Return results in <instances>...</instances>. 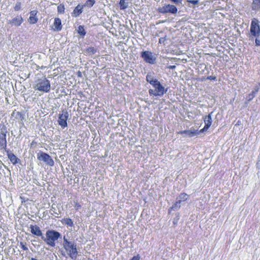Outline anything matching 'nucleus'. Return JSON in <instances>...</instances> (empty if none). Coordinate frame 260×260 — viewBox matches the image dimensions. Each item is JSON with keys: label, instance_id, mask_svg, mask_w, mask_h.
<instances>
[{"label": "nucleus", "instance_id": "obj_1", "mask_svg": "<svg viewBox=\"0 0 260 260\" xmlns=\"http://www.w3.org/2000/svg\"><path fill=\"white\" fill-rule=\"evenodd\" d=\"M62 246L65 251H61V255L64 257L67 255L71 259L75 260L78 254L77 244L74 241H69L64 236Z\"/></svg>", "mask_w": 260, "mask_h": 260}, {"label": "nucleus", "instance_id": "obj_2", "mask_svg": "<svg viewBox=\"0 0 260 260\" xmlns=\"http://www.w3.org/2000/svg\"><path fill=\"white\" fill-rule=\"evenodd\" d=\"M61 235L54 230H48L46 233V237L42 236V239L50 246H55V241L61 238Z\"/></svg>", "mask_w": 260, "mask_h": 260}, {"label": "nucleus", "instance_id": "obj_3", "mask_svg": "<svg viewBox=\"0 0 260 260\" xmlns=\"http://www.w3.org/2000/svg\"><path fill=\"white\" fill-rule=\"evenodd\" d=\"M50 81L45 77L38 79L35 81L34 88L41 92H48L50 90Z\"/></svg>", "mask_w": 260, "mask_h": 260}, {"label": "nucleus", "instance_id": "obj_4", "mask_svg": "<svg viewBox=\"0 0 260 260\" xmlns=\"http://www.w3.org/2000/svg\"><path fill=\"white\" fill-rule=\"evenodd\" d=\"M140 56L144 61L150 64H154L156 62V55L149 51L141 52Z\"/></svg>", "mask_w": 260, "mask_h": 260}, {"label": "nucleus", "instance_id": "obj_5", "mask_svg": "<svg viewBox=\"0 0 260 260\" xmlns=\"http://www.w3.org/2000/svg\"><path fill=\"white\" fill-rule=\"evenodd\" d=\"M157 11L158 13L163 14L168 13L175 14L177 13L178 10L174 5L164 4L162 6L159 7Z\"/></svg>", "mask_w": 260, "mask_h": 260}, {"label": "nucleus", "instance_id": "obj_6", "mask_svg": "<svg viewBox=\"0 0 260 260\" xmlns=\"http://www.w3.org/2000/svg\"><path fill=\"white\" fill-rule=\"evenodd\" d=\"M69 113L68 111L65 109L61 111V113H59L58 118V123L63 129L67 127V120L69 118Z\"/></svg>", "mask_w": 260, "mask_h": 260}, {"label": "nucleus", "instance_id": "obj_7", "mask_svg": "<svg viewBox=\"0 0 260 260\" xmlns=\"http://www.w3.org/2000/svg\"><path fill=\"white\" fill-rule=\"evenodd\" d=\"M37 158L44 162L47 165L49 166H54V162L51 157L47 153L43 152H40L37 154Z\"/></svg>", "mask_w": 260, "mask_h": 260}, {"label": "nucleus", "instance_id": "obj_8", "mask_svg": "<svg viewBox=\"0 0 260 260\" xmlns=\"http://www.w3.org/2000/svg\"><path fill=\"white\" fill-rule=\"evenodd\" d=\"M259 21L256 18H253L251 22L250 33L254 37H257L260 34Z\"/></svg>", "mask_w": 260, "mask_h": 260}, {"label": "nucleus", "instance_id": "obj_9", "mask_svg": "<svg viewBox=\"0 0 260 260\" xmlns=\"http://www.w3.org/2000/svg\"><path fill=\"white\" fill-rule=\"evenodd\" d=\"M152 86L154 88L156 95H158V96H162L168 91V88L166 89L159 81L156 82Z\"/></svg>", "mask_w": 260, "mask_h": 260}, {"label": "nucleus", "instance_id": "obj_10", "mask_svg": "<svg viewBox=\"0 0 260 260\" xmlns=\"http://www.w3.org/2000/svg\"><path fill=\"white\" fill-rule=\"evenodd\" d=\"M213 112L209 113L208 115L205 116L204 117V121L205 123V126L204 127L201 129L200 131V132L203 133L205 131H207L208 128L211 126L212 122V115L213 114Z\"/></svg>", "mask_w": 260, "mask_h": 260}, {"label": "nucleus", "instance_id": "obj_11", "mask_svg": "<svg viewBox=\"0 0 260 260\" xmlns=\"http://www.w3.org/2000/svg\"><path fill=\"white\" fill-rule=\"evenodd\" d=\"M24 20L21 15H17L11 20L8 21V23L10 24L12 26H19L23 23Z\"/></svg>", "mask_w": 260, "mask_h": 260}, {"label": "nucleus", "instance_id": "obj_12", "mask_svg": "<svg viewBox=\"0 0 260 260\" xmlns=\"http://www.w3.org/2000/svg\"><path fill=\"white\" fill-rule=\"evenodd\" d=\"M7 152V154L8 158L10 159V161L13 165H16L18 162L20 161V159H19L14 154H13L10 150H6L5 151Z\"/></svg>", "mask_w": 260, "mask_h": 260}, {"label": "nucleus", "instance_id": "obj_13", "mask_svg": "<svg viewBox=\"0 0 260 260\" xmlns=\"http://www.w3.org/2000/svg\"><path fill=\"white\" fill-rule=\"evenodd\" d=\"M30 232L35 235H36L37 236H41V238L42 236H44L42 234V232L41 230H40V228L37 225H30Z\"/></svg>", "mask_w": 260, "mask_h": 260}, {"label": "nucleus", "instance_id": "obj_14", "mask_svg": "<svg viewBox=\"0 0 260 260\" xmlns=\"http://www.w3.org/2000/svg\"><path fill=\"white\" fill-rule=\"evenodd\" d=\"M154 73L153 72L148 73L146 77V80L147 82L150 83L151 85L154 84L156 82L158 81L154 76Z\"/></svg>", "mask_w": 260, "mask_h": 260}, {"label": "nucleus", "instance_id": "obj_15", "mask_svg": "<svg viewBox=\"0 0 260 260\" xmlns=\"http://www.w3.org/2000/svg\"><path fill=\"white\" fill-rule=\"evenodd\" d=\"M84 6L78 5L74 9L73 12L72 13L73 17H78L83 12V9Z\"/></svg>", "mask_w": 260, "mask_h": 260}, {"label": "nucleus", "instance_id": "obj_16", "mask_svg": "<svg viewBox=\"0 0 260 260\" xmlns=\"http://www.w3.org/2000/svg\"><path fill=\"white\" fill-rule=\"evenodd\" d=\"M54 27L53 30L55 31H59L62 29V25L61 20L59 18H55L54 19V23L53 24Z\"/></svg>", "mask_w": 260, "mask_h": 260}, {"label": "nucleus", "instance_id": "obj_17", "mask_svg": "<svg viewBox=\"0 0 260 260\" xmlns=\"http://www.w3.org/2000/svg\"><path fill=\"white\" fill-rule=\"evenodd\" d=\"M179 133L181 134H185V135L189 136L190 137H193V136H194L196 135H198L201 133L200 132V131H192L190 129V130H184V131H180L179 132Z\"/></svg>", "mask_w": 260, "mask_h": 260}, {"label": "nucleus", "instance_id": "obj_18", "mask_svg": "<svg viewBox=\"0 0 260 260\" xmlns=\"http://www.w3.org/2000/svg\"><path fill=\"white\" fill-rule=\"evenodd\" d=\"M7 140L6 137L0 136V149H6Z\"/></svg>", "mask_w": 260, "mask_h": 260}, {"label": "nucleus", "instance_id": "obj_19", "mask_svg": "<svg viewBox=\"0 0 260 260\" xmlns=\"http://www.w3.org/2000/svg\"><path fill=\"white\" fill-rule=\"evenodd\" d=\"M7 127L4 124H0V136L7 137Z\"/></svg>", "mask_w": 260, "mask_h": 260}, {"label": "nucleus", "instance_id": "obj_20", "mask_svg": "<svg viewBox=\"0 0 260 260\" xmlns=\"http://www.w3.org/2000/svg\"><path fill=\"white\" fill-rule=\"evenodd\" d=\"M189 197V196L185 193H181L176 198V200L179 201L180 203L186 201Z\"/></svg>", "mask_w": 260, "mask_h": 260}, {"label": "nucleus", "instance_id": "obj_21", "mask_svg": "<svg viewBox=\"0 0 260 260\" xmlns=\"http://www.w3.org/2000/svg\"><path fill=\"white\" fill-rule=\"evenodd\" d=\"M62 224L66 225L69 226L73 227L74 224L73 223V221L71 218H66L62 219L61 221Z\"/></svg>", "mask_w": 260, "mask_h": 260}, {"label": "nucleus", "instance_id": "obj_22", "mask_svg": "<svg viewBox=\"0 0 260 260\" xmlns=\"http://www.w3.org/2000/svg\"><path fill=\"white\" fill-rule=\"evenodd\" d=\"M259 90V87L258 86H256L254 90H253L250 93H249L248 95V101H251L254 97L255 96V94L256 92H258Z\"/></svg>", "mask_w": 260, "mask_h": 260}, {"label": "nucleus", "instance_id": "obj_23", "mask_svg": "<svg viewBox=\"0 0 260 260\" xmlns=\"http://www.w3.org/2000/svg\"><path fill=\"white\" fill-rule=\"evenodd\" d=\"M119 6L121 10H125L128 7V3L126 0H120Z\"/></svg>", "mask_w": 260, "mask_h": 260}, {"label": "nucleus", "instance_id": "obj_24", "mask_svg": "<svg viewBox=\"0 0 260 260\" xmlns=\"http://www.w3.org/2000/svg\"><path fill=\"white\" fill-rule=\"evenodd\" d=\"M97 52V49L93 47H89L86 49L85 53L88 55H93Z\"/></svg>", "mask_w": 260, "mask_h": 260}, {"label": "nucleus", "instance_id": "obj_25", "mask_svg": "<svg viewBox=\"0 0 260 260\" xmlns=\"http://www.w3.org/2000/svg\"><path fill=\"white\" fill-rule=\"evenodd\" d=\"M252 8L254 10H259L260 0H254L252 3Z\"/></svg>", "mask_w": 260, "mask_h": 260}, {"label": "nucleus", "instance_id": "obj_26", "mask_svg": "<svg viewBox=\"0 0 260 260\" xmlns=\"http://www.w3.org/2000/svg\"><path fill=\"white\" fill-rule=\"evenodd\" d=\"M77 32L82 37H84L86 33L83 25H79L78 27Z\"/></svg>", "mask_w": 260, "mask_h": 260}, {"label": "nucleus", "instance_id": "obj_27", "mask_svg": "<svg viewBox=\"0 0 260 260\" xmlns=\"http://www.w3.org/2000/svg\"><path fill=\"white\" fill-rule=\"evenodd\" d=\"M180 204L181 203L179 201L176 200V202L172 205L170 210H173L174 211H176L179 210L181 207Z\"/></svg>", "mask_w": 260, "mask_h": 260}, {"label": "nucleus", "instance_id": "obj_28", "mask_svg": "<svg viewBox=\"0 0 260 260\" xmlns=\"http://www.w3.org/2000/svg\"><path fill=\"white\" fill-rule=\"evenodd\" d=\"M95 3V0H87L85 3L84 5H83V6H84V7H87L91 8L94 5Z\"/></svg>", "mask_w": 260, "mask_h": 260}, {"label": "nucleus", "instance_id": "obj_29", "mask_svg": "<svg viewBox=\"0 0 260 260\" xmlns=\"http://www.w3.org/2000/svg\"><path fill=\"white\" fill-rule=\"evenodd\" d=\"M64 10H65V8H64V6L63 4H61L59 6H58V7H57L58 13H60V14H63L64 13Z\"/></svg>", "mask_w": 260, "mask_h": 260}, {"label": "nucleus", "instance_id": "obj_30", "mask_svg": "<svg viewBox=\"0 0 260 260\" xmlns=\"http://www.w3.org/2000/svg\"><path fill=\"white\" fill-rule=\"evenodd\" d=\"M38 19L37 17L29 16V22L30 24H35L37 22Z\"/></svg>", "mask_w": 260, "mask_h": 260}, {"label": "nucleus", "instance_id": "obj_31", "mask_svg": "<svg viewBox=\"0 0 260 260\" xmlns=\"http://www.w3.org/2000/svg\"><path fill=\"white\" fill-rule=\"evenodd\" d=\"M15 11H18L20 10L21 9V3L20 2H17L14 8Z\"/></svg>", "mask_w": 260, "mask_h": 260}, {"label": "nucleus", "instance_id": "obj_32", "mask_svg": "<svg viewBox=\"0 0 260 260\" xmlns=\"http://www.w3.org/2000/svg\"><path fill=\"white\" fill-rule=\"evenodd\" d=\"M148 91H149V93L150 95H153V96H158V95H156V93L154 89H150Z\"/></svg>", "mask_w": 260, "mask_h": 260}, {"label": "nucleus", "instance_id": "obj_33", "mask_svg": "<svg viewBox=\"0 0 260 260\" xmlns=\"http://www.w3.org/2000/svg\"><path fill=\"white\" fill-rule=\"evenodd\" d=\"M187 2L193 5H196L199 4V1L198 0H188L187 1Z\"/></svg>", "mask_w": 260, "mask_h": 260}, {"label": "nucleus", "instance_id": "obj_34", "mask_svg": "<svg viewBox=\"0 0 260 260\" xmlns=\"http://www.w3.org/2000/svg\"><path fill=\"white\" fill-rule=\"evenodd\" d=\"M173 3L176 5H179L182 4V0H170Z\"/></svg>", "mask_w": 260, "mask_h": 260}, {"label": "nucleus", "instance_id": "obj_35", "mask_svg": "<svg viewBox=\"0 0 260 260\" xmlns=\"http://www.w3.org/2000/svg\"><path fill=\"white\" fill-rule=\"evenodd\" d=\"M38 11L37 10H32L30 12V16L36 17Z\"/></svg>", "mask_w": 260, "mask_h": 260}, {"label": "nucleus", "instance_id": "obj_36", "mask_svg": "<svg viewBox=\"0 0 260 260\" xmlns=\"http://www.w3.org/2000/svg\"><path fill=\"white\" fill-rule=\"evenodd\" d=\"M21 248L24 251L28 250L27 247L22 243L20 242Z\"/></svg>", "mask_w": 260, "mask_h": 260}, {"label": "nucleus", "instance_id": "obj_37", "mask_svg": "<svg viewBox=\"0 0 260 260\" xmlns=\"http://www.w3.org/2000/svg\"><path fill=\"white\" fill-rule=\"evenodd\" d=\"M206 79L207 80H216V77L215 76H208L207 78H206Z\"/></svg>", "mask_w": 260, "mask_h": 260}, {"label": "nucleus", "instance_id": "obj_38", "mask_svg": "<svg viewBox=\"0 0 260 260\" xmlns=\"http://www.w3.org/2000/svg\"><path fill=\"white\" fill-rule=\"evenodd\" d=\"M165 41H166L165 38L162 37V38H160L159 39V43L160 44L164 43Z\"/></svg>", "mask_w": 260, "mask_h": 260}, {"label": "nucleus", "instance_id": "obj_39", "mask_svg": "<svg viewBox=\"0 0 260 260\" xmlns=\"http://www.w3.org/2000/svg\"><path fill=\"white\" fill-rule=\"evenodd\" d=\"M168 69L174 70L176 68V66L175 65H171L167 67Z\"/></svg>", "mask_w": 260, "mask_h": 260}, {"label": "nucleus", "instance_id": "obj_40", "mask_svg": "<svg viewBox=\"0 0 260 260\" xmlns=\"http://www.w3.org/2000/svg\"><path fill=\"white\" fill-rule=\"evenodd\" d=\"M179 214H178L177 216V218L176 219H174L173 223L174 224H176L177 223L178 220H179Z\"/></svg>", "mask_w": 260, "mask_h": 260}, {"label": "nucleus", "instance_id": "obj_41", "mask_svg": "<svg viewBox=\"0 0 260 260\" xmlns=\"http://www.w3.org/2000/svg\"><path fill=\"white\" fill-rule=\"evenodd\" d=\"M255 45L256 46H260V40L256 39H255Z\"/></svg>", "mask_w": 260, "mask_h": 260}, {"label": "nucleus", "instance_id": "obj_42", "mask_svg": "<svg viewBox=\"0 0 260 260\" xmlns=\"http://www.w3.org/2000/svg\"><path fill=\"white\" fill-rule=\"evenodd\" d=\"M77 75H78V77H81L82 76V73L80 71H78L77 72Z\"/></svg>", "mask_w": 260, "mask_h": 260}, {"label": "nucleus", "instance_id": "obj_43", "mask_svg": "<svg viewBox=\"0 0 260 260\" xmlns=\"http://www.w3.org/2000/svg\"><path fill=\"white\" fill-rule=\"evenodd\" d=\"M16 115H18V116H21V117L22 115H21V113H20V112H18H18H16Z\"/></svg>", "mask_w": 260, "mask_h": 260}, {"label": "nucleus", "instance_id": "obj_44", "mask_svg": "<svg viewBox=\"0 0 260 260\" xmlns=\"http://www.w3.org/2000/svg\"><path fill=\"white\" fill-rule=\"evenodd\" d=\"M258 85H259V88H260V83L258 84Z\"/></svg>", "mask_w": 260, "mask_h": 260}, {"label": "nucleus", "instance_id": "obj_45", "mask_svg": "<svg viewBox=\"0 0 260 260\" xmlns=\"http://www.w3.org/2000/svg\"><path fill=\"white\" fill-rule=\"evenodd\" d=\"M14 114H15V111H14V112H13V114H12V115H14Z\"/></svg>", "mask_w": 260, "mask_h": 260}, {"label": "nucleus", "instance_id": "obj_46", "mask_svg": "<svg viewBox=\"0 0 260 260\" xmlns=\"http://www.w3.org/2000/svg\"><path fill=\"white\" fill-rule=\"evenodd\" d=\"M88 260H92V259H88Z\"/></svg>", "mask_w": 260, "mask_h": 260}]
</instances>
